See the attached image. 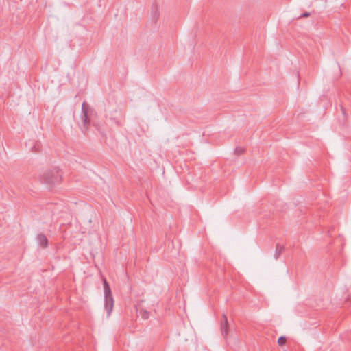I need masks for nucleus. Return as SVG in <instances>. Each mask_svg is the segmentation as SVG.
Instances as JSON below:
<instances>
[{
	"instance_id": "nucleus-1",
	"label": "nucleus",
	"mask_w": 351,
	"mask_h": 351,
	"mask_svg": "<svg viewBox=\"0 0 351 351\" xmlns=\"http://www.w3.org/2000/svg\"><path fill=\"white\" fill-rule=\"evenodd\" d=\"M40 180L41 182L50 186L58 184L62 181L61 171L58 167L46 170L40 176Z\"/></svg>"
},
{
	"instance_id": "nucleus-2",
	"label": "nucleus",
	"mask_w": 351,
	"mask_h": 351,
	"mask_svg": "<svg viewBox=\"0 0 351 351\" xmlns=\"http://www.w3.org/2000/svg\"><path fill=\"white\" fill-rule=\"evenodd\" d=\"M103 285H104V299H105V308L107 312L108 316H109L113 309L114 306V300L112 295V291L109 284L108 283L106 279L103 277Z\"/></svg>"
},
{
	"instance_id": "nucleus-3",
	"label": "nucleus",
	"mask_w": 351,
	"mask_h": 351,
	"mask_svg": "<svg viewBox=\"0 0 351 351\" xmlns=\"http://www.w3.org/2000/svg\"><path fill=\"white\" fill-rule=\"evenodd\" d=\"M88 106L86 102H84L82 106V114L81 119L82 121V130L84 133L89 127L90 120L88 116Z\"/></svg>"
},
{
	"instance_id": "nucleus-4",
	"label": "nucleus",
	"mask_w": 351,
	"mask_h": 351,
	"mask_svg": "<svg viewBox=\"0 0 351 351\" xmlns=\"http://www.w3.org/2000/svg\"><path fill=\"white\" fill-rule=\"evenodd\" d=\"M221 332L224 337H226L228 334V322L227 317L225 314L222 315L221 320Z\"/></svg>"
},
{
	"instance_id": "nucleus-5",
	"label": "nucleus",
	"mask_w": 351,
	"mask_h": 351,
	"mask_svg": "<svg viewBox=\"0 0 351 351\" xmlns=\"http://www.w3.org/2000/svg\"><path fill=\"white\" fill-rule=\"evenodd\" d=\"M26 146L29 147L31 152L37 153L41 149V143L39 141H29L26 143Z\"/></svg>"
},
{
	"instance_id": "nucleus-6",
	"label": "nucleus",
	"mask_w": 351,
	"mask_h": 351,
	"mask_svg": "<svg viewBox=\"0 0 351 351\" xmlns=\"http://www.w3.org/2000/svg\"><path fill=\"white\" fill-rule=\"evenodd\" d=\"M284 248H285V247L283 245H282L279 243H277L276 247L275 254H274V258L276 259H277L280 256V255L284 250Z\"/></svg>"
},
{
	"instance_id": "nucleus-7",
	"label": "nucleus",
	"mask_w": 351,
	"mask_h": 351,
	"mask_svg": "<svg viewBox=\"0 0 351 351\" xmlns=\"http://www.w3.org/2000/svg\"><path fill=\"white\" fill-rule=\"evenodd\" d=\"M286 341H287L286 337L284 336H281L278 339V343L279 346H283L284 344H285Z\"/></svg>"
},
{
	"instance_id": "nucleus-8",
	"label": "nucleus",
	"mask_w": 351,
	"mask_h": 351,
	"mask_svg": "<svg viewBox=\"0 0 351 351\" xmlns=\"http://www.w3.org/2000/svg\"><path fill=\"white\" fill-rule=\"evenodd\" d=\"M244 151H245L244 148L241 147H237L234 149V153H235V154L239 156V155L242 154L244 152Z\"/></svg>"
},
{
	"instance_id": "nucleus-9",
	"label": "nucleus",
	"mask_w": 351,
	"mask_h": 351,
	"mask_svg": "<svg viewBox=\"0 0 351 351\" xmlns=\"http://www.w3.org/2000/svg\"><path fill=\"white\" fill-rule=\"evenodd\" d=\"M140 315L142 316V317L145 319H147L149 317V313L145 310H142L140 311Z\"/></svg>"
},
{
	"instance_id": "nucleus-10",
	"label": "nucleus",
	"mask_w": 351,
	"mask_h": 351,
	"mask_svg": "<svg viewBox=\"0 0 351 351\" xmlns=\"http://www.w3.org/2000/svg\"><path fill=\"white\" fill-rule=\"evenodd\" d=\"M37 240L38 241H48L47 237L44 234H38Z\"/></svg>"
},
{
	"instance_id": "nucleus-11",
	"label": "nucleus",
	"mask_w": 351,
	"mask_h": 351,
	"mask_svg": "<svg viewBox=\"0 0 351 351\" xmlns=\"http://www.w3.org/2000/svg\"><path fill=\"white\" fill-rule=\"evenodd\" d=\"M311 15L309 12H304L302 15L299 16V18H303V17H308Z\"/></svg>"
},
{
	"instance_id": "nucleus-12",
	"label": "nucleus",
	"mask_w": 351,
	"mask_h": 351,
	"mask_svg": "<svg viewBox=\"0 0 351 351\" xmlns=\"http://www.w3.org/2000/svg\"><path fill=\"white\" fill-rule=\"evenodd\" d=\"M40 243V247L43 249H45L47 247L48 243Z\"/></svg>"
},
{
	"instance_id": "nucleus-13",
	"label": "nucleus",
	"mask_w": 351,
	"mask_h": 351,
	"mask_svg": "<svg viewBox=\"0 0 351 351\" xmlns=\"http://www.w3.org/2000/svg\"><path fill=\"white\" fill-rule=\"evenodd\" d=\"M341 110H342V111H343V113H344V109H343V107H341Z\"/></svg>"
}]
</instances>
